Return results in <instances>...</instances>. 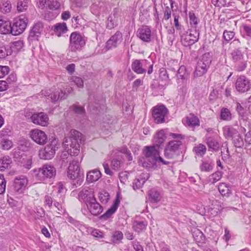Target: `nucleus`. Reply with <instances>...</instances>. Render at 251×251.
Returning a JSON list of instances; mask_svg holds the SVG:
<instances>
[{"label":"nucleus","instance_id":"obj_35","mask_svg":"<svg viewBox=\"0 0 251 251\" xmlns=\"http://www.w3.org/2000/svg\"><path fill=\"white\" fill-rule=\"evenodd\" d=\"M206 144L209 149L215 151H218L220 147L219 143L211 137L207 138Z\"/></svg>","mask_w":251,"mask_h":251},{"label":"nucleus","instance_id":"obj_43","mask_svg":"<svg viewBox=\"0 0 251 251\" xmlns=\"http://www.w3.org/2000/svg\"><path fill=\"white\" fill-rule=\"evenodd\" d=\"M144 176H145L144 179L142 178L141 179H136L134 180V183H133V188L134 190L140 188L142 187V186L144 184V183L145 182L146 179H148L149 178V176L148 174H143Z\"/></svg>","mask_w":251,"mask_h":251},{"label":"nucleus","instance_id":"obj_2","mask_svg":"<svg viewBox=\"0 0 251 251\" xmlns=\"http://www.w3.org/2000/svg\"><path fill=\"white\" fill-rule=\"evenodd\" d=\"M145 155L147 159L150 161V163L144 161L142 163L143 166L145 168L151 167L153 165L155 161H157L163 162L164 164H167L166 162L164 161L162 158L160 156L159 148L153 145L145 147Z\"/></svg>","mask_w":251,"mask_h":251},{"label":"nucleus","instance_id":"obj_52","mask_svg":"<svg viewBox=\"0 0 251 251\" xmlns=\"http://www.w3.org/2000/svg\"><path fill=\"white\" fill-rule=\"evenodd\" d=\"M70 80L71 82L75 83V84L79 88H83V80L79 77L76 76H72L70 78Z\"/></svg>","mask_w":251,"mask_h":251},{"label":"nucleus","instance_id":"obj_30","mask_svg":"<svg viewBox=\"0 0 251 251\" xmlns=\"http://www.w3.org/2000/svg\"><path fill=\"white\" fill-rule=\"evenodd\" d=\"M12 162L11 158L8 156H5L0 159V171H3L11 168Z\"/></svg>","mask_w":251,"mask_h":251},{"label":"nucleus","instance_id":"obj_14","mask_svg":"<svg viewBox=\"0 0 251 251\" xmlns=\"http://www.w3.org/2000/svg\"><path fill=\"white\" fill-rule=\"evenodd\" d=\"M30 119L34 124L41 126H46L49 123V118L44 112L34 113L31 116Z\"/></svg>","mask_w":251,"mask_h":251},{"label":"nucleus","instance_id":"obj_18","mask_svg":"<svg viewBox=\"0 0 251 251\" xmlns=\"http://www.w3.org/2000/svg\"><path fill=\"white\" fill-rule=\"evenodd\" d=\"M78 197L79 199L85 201L86 204L95 199L93 190L89 188L82 190L79 193Z\"/></svg>","mask_w":251,"mask_h":251},{"label":"nucleus","instance_id":"obj_12","mask_svg":"<svg viewBox=\"0 0 251 251\" xmlns=\"http://www.w3.org/2000/svg\"><path fill=\"white\" fill-rule=\"evenodd\" d=\"M123 39L122 34L118 31L106 42L105 47L107 50L115 48L122 43Z\"/></svg>","mask_w":251,"mask_h":251},{"label":"nucleus","instance_id":"obj_34","mask_svg":"<svg viewBox=\"0 0 251 251\" xmlns=\"http://www.w3.org/2000/svg\"><path fill=\"white\" fill-rule=\"evenodd\" d=\"M12 8L10 2L7 0H2L0 3V11L6 14L11 11Z\"/></svg>","mask_w":251,"mask_h":251},{"label":"nucleus","instance_id":"obj_53","mask_svg":"<svg viewBox=\"0 0 251 251\" xmlns=\"http://www.w3.org/2000/svg\"><path fill=\"white\" fill-rule=\"evenodd\" d=\"M99 199L102 203H106L109 199V195L106 191H102L99 193Z\"/></svg>","mask_w":251,"mask_h":251},{"label":"nucleus","instance_id":"obj_42","mask_svg":"<svg viewBox=\"0 0 251 251\" xmlns=\"http://www.w3.org/2000/svg\"><path fill=\"white\" fill-rule=\"evenodd\" d=\"M44 2L50 10H52L58 9L60 5L58 1L53 0H44Z\"/></svg>","mask_w":251,"mask_h":251},{"label":"nucleus","instance_id":"obj_54","mask_svg":"<svg viewBox=\"0 0 251 251\" xmlns=\"http://www.w3.org/2000/svg\"><path fill=\"white\" fill-rule=\"evenodd\" d=\"M235 33L232 31L225 30L223 32V38L225 41L228 42L234 37Z\"/></svg>","mask_w":251,"mask_h":251},{"label":"nucleus","instance_id":"obj_16","mask_svg":"<svg viewBox=\"0 0 251 251\" xmlns=\"http://www.w3.org/2000/svg\"><path fill=\"white\" fill-rule=\"evenodd\" d=\"M148 63L147 60H134L132 64L131 68L133 71L137 74H141L146 73L145 66Z\"/></svg>","mask_w":251,"mask_h":251},{"label":"nucleus","instance_id":"obj_58","mask_svg":"<svg viewBox=\"0 0 251 251\" xmlns=\"http://www.w3.org/2000/svg\"><path fill=\"white\" fill-rule=\"evenodd\" d=\"M212 3L218 7L228 6L229 5V3H226V0H212Z\"/></svg>","mask_w":251,"mask_h":251},{"label":"nucleus","instance_id":"obj_3","mask_svg":"<svg viewBox=\"0 0 251 251\" xmlns=\"http://www.w3.org/2000/svg\"><path fill=\"white\" fill-rule=\"evenodd\" d=\"M68 176L73 180V185L75 187L80 186L83 181V175L80 173L78 162L73 160L68 168Z\"/></svg>","mask_w":251,"mask_h":251},{"label":"nucleus","instance_id":"obj_38","mask_svg":"<svg viewBox=\"0 0 251 251\" xmlns=\"http://www.w3.org/2000/svg\"><path fill=\"white\" fill-rule=\"evenodd\" d=\"M149 195L151 201L152 202H157L161 200L160 193L155 189L151 190L149 192Z\"/></svg>","mask_w":251,"mask_h":251},{"label":"nucleus","instance_id":"obj_36","mask_svg":"<svg viewBox=\"0 0 251 251\" xmlns=\"http://www.w3.org/2000/svg\"><path fill=\"white\" fill-rule=\"evenodd\" d=\"M189 18L191 27L190 29H192L193 30H198L197 28L198 24V19L195 16V14L192 12H190L189 13Z\"/></svg>","mask_w":251,"mask_h":251},{"label":"nucleus","instance_id":"obj_64","mask_svg":"<svg viewBox=\"0 0 251 251\" xmlns=\"http://www.w3.org/2000/svg\"><path fill=\"white\" fill-rule=\"evenodd\" d=\"M196 211L197 212L201 215H203L205 213V208L203 205L201 203L198 204L196 206Z\"/></svg>","mask_w":251,"mask_h":251},{"label":"nucleus","instance_id":"obj_11","mask_svg":"<svg viewBox=\"0 0 251 251\" xmlns=\"http://www.w3.org/2000/svg\"><path fill=\"white\" fill-rule=\"evenodd\" d=\"M29 135L34 142L40 145H45L48 141V136L45 132L38 129L31 130Z\"/></svg>","mask_w":251,"mask_h":251},{"label":"nucleus","instance_id":"obj_6","mask_svg":"<svg viewBox=\"0 0 251 251\" xmlns=\"http://www.w3.org/2000/svg\"><path fill=\"white\" fill-rule=\"evenodd\" d=\"M57 142L56 139H53L44 149L40 150L39 155L40 158L49 160L53 158L55 155L56 150L58 149Z\"/></svg>","mask_w":251,"mask_h":251},{"label":"nucleus","instance_id":"obj_50","mask_svg":"<svg viewBox=\"0 0 251 251\" xmlns=\"http://www.w3.org/2000/svg\"><path fill=\"white\" fill-rule=\"evenodd\" d=\"M123 238V234L121 231H115L112 236V242L114 243H118Z\"/></svg>","mask_w":251,"mask_h":251},{"label":"nucleus","instance_id":"obj_5","mask_svg":"<svg viewBox=\"0 0 251 251\" xmlns=\"http://www.w3.org/2000/svg\"><path fill=\"white\" fill-rule=\"evenodd\" d=\"M83 36L77 32H73L70 37V49L73 51L81 50L85 45Z\"/></svg>","mask_w":251,"mask_h":251},{"label":"nucleus","instance_id":"obj_23","mask_svg":"<svg viewBox=\"0 0 251 251\" xmlns=\"http://www.w3.org/2000/svg\"><path fill=\"white\" fill-rule=\"evenodd\" d=\"M176 77L178 83H185L189 77V74L187 72L186 67L182 65L181 66L176 74Z\"/></svg>","mask_w":251,"mask_h":251},{"label":"nucleus","instance_id":"obj_40","mask_svg":"<svg viewBox=\"0 0 251 251\" xmlns=\"http://www.w3.org/2000/svg\"><path fill=\"white\" fill-rule=\"evenodd\" d=\"M193 151L197 155L202 156L206 152V148L204 145L200 144L194 148Z\"/></svg>","mask_w":251,"mask_h":251},{"label":"nucleus","instance_id":"obj_22","mask_svg":"<svg viewBox=\"0 0 251 251\" xmlns=\"http://www.w3.org/2000/svg\"><path fill=\"white\" fill-rule=\"evenodd\" d=\"M166 138V137L163 130L158 131L153 137L152 140L153 145L159 148L164 143Z\"/></svg>","mask_w":251,"mask_h":251},{"label":"nucleus","instance_id":"obj_37","mask_svg":"<svg viewBox=\"0 0 251 251\" xmlns=\"http://www.w3.org/2000/svg\"><path fill=\"white\" fill-rule=\"evenodd\" d=\"M220 118L224 121H230L232 119L230 110L226 108H222L220 112Z\"/></svg>","mask_w":251,"mask_h":251},{"label":"nucleus","instance_id":"obj_47","mask_svg":"<svg viewBox=\"0 0 251 251\" xmlns=\"http://www.w3.org/2000/svg\"><path fill=\"white\" fill-rule=\"evenodd\" d=\"M165 155L169 158H172L173 155V141H170L168 143L164 150Z\"/></svg>","mask_w":251,"mask_h":251},{"label":"nucleus","instance_id":"obj_20","mask_svg":"<svg viewBox=\"0 0 251 251\" xmlns=\"http://www.w3.org/2000/svg\"><path fill=\"white\" fill-rule=\"evenodd\" d=\"M211 62V55L209 53L203 54L201 58L198 61L197 64L207 71Z\"/></svg>","mask_w":251,"mask_h":251},{"label":"nucleus","instance_id":"obj_13","mask_svg":"<svg viewBox=\"0 0 251 251\" xmlns=\"http://www.w3.org/2000/svg\"><path fill=\"white\" fill-rule=\"evenodd\" d=\"M28 183L27 179L24 176L16 177L13 183L14 190L18 193H22Z\"/></svg>","mask_w":251,"mask_h":251},{"label":"nucleus","instance_id":"obj_60","mask_svg":"<svg viewBox=\"0 0 251 251\" xmlns=\"http://www.w3.org/2000/svg\"><path fill=\"white\" fill-rule=\"evenodd\" d=\"M122 165V162L120 160L116 159H113L111 161V166L112 168L114 170H116L119 169L121 167Z\"/></svg>","mask_w":251,"mask_h":251},{"label":"nucleus","instance_id":"obj_55","mask_svg":"<svg viewBox=\"0 0 251 251\" xmlns=\"http://www.w3.org/2000/svg\"><path fill=\"white\" fill-rule=\"evenodd\" d=\"M236 111L240 116L243 117L246 112V108L242 105V103H240L239 102H236Z\"/></svg>","mask_w":251,"mask_h":251},{"label":"nucleus","instance_id":"obj_45","mask_svg":"<svg viewBox=\"0 0 251 251\" xmlns=\"http://www.w3.org/2000/svg\"><path fill=\"white\" fill-rule=\"evenodd\" d=\"M146 227V225L143 222H134L133 225V229L137 232H140Z\"/></svg>","mask_w":251,"mask_h":251},{"label":"nucleus","instance_id":"obj_44","mask_svg":"<svg viewBox=\"0 0 251 251\" xmlns=\"http://www.w3.org/2000/svg\"><path fill=\"white\" fill-rule=\"evenodd\" d=\"M1 148L3 150H9L13 146V142L8 139L3 138L0 142Z\"/></svg>","mask_w":251,"mask_h":251},{"label":"nucleus","instance_id":"obj_48","mask_svg":"<svg viewBox=\"0 0 251 251\" xmlns=\"http://www.w3.org/2000/svg\"><path fill=\"white\" fill-rule=\"evenodd\" d=\"M70 109L73 111L75 114L83 116L85 114L84 108L80 106L73 105L70 107Z\"/></svg>","mask_w":251,"mask_h":251},{"label":"nucleus","instance_id":"obj_63","mask_svg":"<svg viewBox=\"0 0 251 251\" xmlns=\"http://www.w3.org/2000/svg\"><path fill=\"white\" fill-rule=\"evenodd\" d=\"M91 235L96 238H102L103 237V233L98 229L93 230Z\"/></svg>","mask_w":251,"mask_h":251},{"label":"nucleus","instance_id":"obj_41","mask_svg":"<svg viewBox=\"0 0 251 251\" xmlns=\"http://www.w3.org/2000/svg\"><path fill=\"white\" fill-rule=\"evenodd\" d=\"M28 7L27 0H18L17 3V10L20 12H23L26 10Z\"/></svg>","mask_w":251,"mask_h":251},{"label":"nucleus","instance_id":"obj_59","mask_svg":"<svg viewBox=\"0 0 251 251\" xmlns=\"http://www.w3.org/2000/svg\"><path fill=\"white\" fill-rule=\"evenodd\" d=\"M106 25L109 29H112L117 25L112 16H110L108 17Z\"/></svg>","mask_w":251,"mask_h":251},{"label":"nucleus","instance_id":"obj_4","mask_svg":"<svg viewBox=\"0 0 251 251\" xmlns=\"http://www.w3.org/2000/svg\"><path fill=\"white\" fill-rule=\"evenodd\" d=\"M27 18L21 15L14 19L12 25H11L10 33L13 35H18L22 33L27 26Z\"/></svg>","mask_w":251,"mask_h":251},{"label":"nucleus","instance_id":"obj_49","mask_svg":"<svg viewBox=\"0 0 251 251\" xmlns=\"http://www.w3.org/2000/svg\"><path fill=\"white\" fill-rule=\"evenodd\" d=\"M219 192L223 196H226L229 193V189L227 184L225 183H220L218 186Z\"/></svg>","mask_w":251,"mask_h":251},{"label":"nucleus","instance_id":"obj_8","mask_svg":"<svg viewBox=\"0 0 251 251\" xmlns=\"http://www.w3.org/2000/svg\"><path fill=\"white\" fill-rule=\"evenodd\" d=\"M234 85L237 92L244 93L251 89V80L245 75H238Z\"/></svg>","mask_w":251,"mask_h":251},{"label":"nucleus","instance_id":"obj_39","mask_svg":"<svg viewBox=\"0 0 251 251\" xmlns=\"http://www.w3.org/2000/svg\"><path fill=\"white\" fill-rule=\"evenodd\" d=\"M233 143L237 148H242L244 146V141L241 136L238 134H236L233 138Z\"/></svg>","mask_w":251,"mask_h":251},{"label":"nucleus","instance_id":"obj_27","mask_svg":"<svg viewBox=\"0 0 251 251\" xmlns=\"http://www.w3.org/2000/svg\"><path fill=\"white\" fill-rule=\"evenodd\" d=\"M101 177V173L98 170H93L87 173L86 180L89 183H92L99 180Z\"/></svg>","mask_w":251,"mask_h":251},{"label":"nucleus","instance_id":"obj_10","mask_svg":"<svg viewBox=\"0 0 251 251\" xmlns=\"http://www.w3.org/2000/svg\"><path fill=\"white\" fill-rule=\"evenodd\" d=\"M56 174L55 168L50 165H45L37 171L36 176L39 180H42L46 178H51Z\"/></svg>","mask_w":251,"mask_h":251},{"label":"nucleus","instance_id":"obj_28","mask_svg":"<svg viewBox=\"0 0 251 251\" xmlns=\"http://www.w3.org/2000/svg\"><path fill=\"white\" fill-rule=\"evenodd\" d=\"M192 235L194 240L200 243H203L205 240V237L203 233L198 228H194L192 230Z\"/></svg>","mask_w":251,"mask_h":251},{"label":"nucleus","instance_id":"obj_32","mask_svg":"<svg viewBox=\"0 0 251 251\" xmlns=\"http://www.w3.org/2000/svg\"><path fill=\"white\" fill-rule=\"evenodd\" d=\"M230 55L233 62L237 60L239 61V60L245 58L244 52L242 51L240 48H237L232 50Z\"/></svg>","mask_w":251,"mask_h":251},{"label":"nucleus","instance_id":"obj_15","mask_svg":"<svg viewBox=\"0 0 251 251\" xmlns=\"http://www.w3.org/2000/svg\"><path fill=\"white\" fill-rule=\"evenodd\" d=\"M138 37L143 41L149 42L151 39V30L149 26L143 25L138 30Z\"/></svg>","mask_w":251,"mask_h":251},{"label":"nucleus","instance_id":"obj_25","mask_svg":"<svg viewBox=\"0 0 251 251\" xmlns=\"http://www.w3.org/2000/svg\"><path fill=\"white\" fill-rule=\"evenodd\" d=\"M10 28V22L0 16V33L2 34L10 33L11 29Z\"/></svg>","mask_w":251,"mask_h":251},{"label":"nucleus","instance_id":"obj_24","mask_svg":"<svg viewBox=\"0 0 251 251\" xmlns=\"http://www.w3.org/2000/svg\"><path fill=\"white\" fill-rule=\"evenodd\" d=\"M174 152L176 150L179 149L181 150L184 148L182 144V140L184 138V135L181 134L174 133Z\"/></svg>","mask_w":251,"mask_h":251},{"label":"nucleus","instance_id":"obj_17","mask_svg":"<svg viewBox=\"0 0 251 251\" xmlns=\"http://www.w3.org/2000/svg\"><path fill=\"white\" fill-rule=\"evenodd\" d=\"M87 208L90 213L95 216H97L102 211V206L97 201L96 199L86 203Z\"/></svg>","mask_w":251,"mask_h":251},{"label":"nucleus","instance_id":"obj_62","mask_svg":"<svg viewBox=\"0 0 251 251\" xmlns=\"http://www.w3.org/2000/svg\"><path fill=\"white\" fill-rule=\"evenodd\" d=\"M242 28L243 32L251 38V25H243Z\"/></svg>","mask_w":251,"mask_h":251},{"label":"nucleus","instance_id":"obj_29","mask_svg":"<svg viewBox=\"0 0 251 251\" xmlns=\"http://www.w3.org/2000/svg\"><path fill=\"white\" fill-rule=\"evenodd\" d=\"M120 203V200L117 198L113 204L109 208L105 213L102 216L101 218L104 219H107L113 214L117 210Z\"/></svg>","mask_w":251,"mask_h":251},{"label":"nucleus","instance_id":"obj_56","mask_svg":"<svg viewBox=\"0 0 251 251\" xmlns=\"http://www.w3.org/2000/svg\"><path fill=\"white\" fill-rule=\"evenodd\" d=\"M6 183V181L3 175H0V194H2L5 192Z\"/></svg>","mask_w":251,"mask_h":251},{"label":"nucleus","instance_id":"obj_7","mask_svg":"<svg viewBox=\"0 0 251 251\" xmlns=\"http://www.w3.org/2000/svg\"><path fill=\"white\" fill-rule=\"evenodd\" d=\"M181 36V42L185 47L189 46L198 41L199 37V30H193L189 29L187 31L181 33H179Z\"/></svg>","mask_w":251,"mask_h":251},{"label":"nucleus","instance_id":"obj_26","mask_svg":"<svg viewBox=\"0 0 251 251\" xmlns=\"http://www.w3.org/2000/svg\"><path fill=\"white\" fill-rule=\"evenodd\" d=\"M186 125L190 127H195L200 126L199 118L193 113L189 114L185 118Z\"/></svg>","mask_w":251,"mask_h":251},{"label":"nucleus","instance_id":"obj_57","mask_svg":"<svg viewBox=\"0 0 251 251\" xmlns=\"http://www.w3.org/2000/svg\"><path fill=\"white\" fill-rule=\"evenodd\" d=\"M222 176V173L220 171H217L213 173L210 177V179H212V183H214L219 181Z\"/></svg>","mask_w":251,"mask_h":251},{"label":"nucleus","instance_id":"obj_19","mask_svg":"<svg viewBox=\"0 0 251 251\" xmlns=\"http://www.w3.org/2000/svg\"><path fill=\"white\" fill-rule=\"evenodd\" d=\"M43 29V24L41 22L35 24L29 33V37L38 40Z\"/></svg>","mask_w":251,"mask_h":251},{"label":"nucleus","instance_id":"obj_9","mask_svg":"<svg viewBox=\"0 0 251 251\" xmlns=\"http://www.w3.org/2000/svg\"><path fill=\"white\" fill-rule=\"evenodd\" d=\"M168 110L164 105H157L152 108V116L157 124L165 122Z\"/></svg>","mask_w":251,"mask_h":251},{"label":"nucleus","instance_id":"obj_21","mask_svg":"<svg viewBox=\"0 0 251 251\" xmlns=\"http://www.w3.org/2000/svg\"><path fill=\"white\" fill-rule=\"evenodd\" d=\"M54 34L58 37L61 36L63 34L67 32L68 28L65 23H57L52 28Z\"/></svg>","mask_w":251,"mask_h":251},{"label":"nucleus","instance_id":"obj_31","mask_svg":"<svg viewBox=\"0 0 251 251\" xmlns=\"http://www.w3.org/2000/svg\"><path fill=\"white\" fill-rule=\"evenodd\" d=\"M233 68L235 71L240 72L244 71L247 67V61L245 58L233 61Z\"/></svg>","mask_w":251,"mask_h":251},{"label":"nucleus","instance_id":"obj_46","mask_svg":"<svg viewBox=\"0 0 251 251\" xmlns=\"http://www.w3.org/2000/svg\"><path fill=\"white\" fill-rule=\"evenodd\" d=\"M206 72L207 71L206 70H204L202 67L197 64L195 71L193 73V75L195 78L201 77L206 74Z\"/></svg>","mask_w":251,"mask_h":251},{"label":"nucleus","instance_id":"obj_33","mask_svg":"<svg viewBox=\"0 0 251 251\" xmlns=\"http://www.w3.org/2000/svg\"><path fill=\"white\" fill-rule=\"evenodd\" d=\"M224 135L226 138H233L238 132V131L230 126H226L223 127Z\"/></svg>","mask_w":251,"mask_h":251},{"label":"nucleus","instance_id":"obj_1","mask_svg":"<svg viewBox=\"0 0 251 251\" xmlns=\"http://www.w3.org/2000/svg\"><path fill=\"white\" fill-rule=\"evenodd\" d=\"M82 134L77 130L72 129L68 137L64 138L63 146L68 154L72 156L77 155L80 151L79 142Z\"/></svg>","mask_w":251,"mask_h":251},{"label":"nucleus","instance_id":"obj_51","mask_svg":"<svg viewBox=\"0 0 251 251\" xmlns=\"http://www.w3.org/2000/svg\"><path fill=\"white\" fill-rule=\"evenodd\" d=\"M212 165L208 161L203 162L200 166V169L201 171L209 172L212 170Z\"/></svg>","mask_w":251,"mask_h":251},{"label":"nucleus","instance_id":"obj_61","mask_svg":"<svg viewBox=\"0 0 251 251\" xmlns=\"http://www.w3.org/2000/svg\"><path fill=\"white\" fill-rule=\"evenodd\" d=\"M9 68L8 66H0V78H2L8 74Z\"/></svg>","mask_w":251,"mask_h":251}]
</instances>
